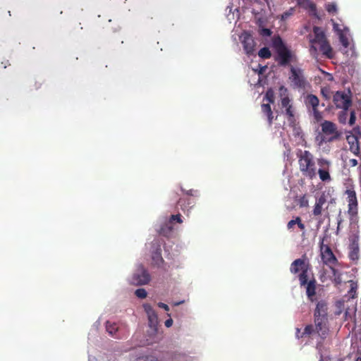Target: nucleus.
<instances>
[{
  "label": "nucleus",
  "mask_w": 361,
  "mask_h": 361,
  "mask_svg": "<svg viewBox=\"0 0 361 361\" xmlns=\"http://www.w3.org/2000/svg\"><path fill=\"white\" fill-rule=\"evenodd\" d=\"M298 158V164L302 175L310 179H313L316 175V166L314 156L307 150L299 149L296 153Z\"/></svg>",
  "instance_id": "nucleus-1"
},
{
  "label": "nucleus",
  "mask_w": 361,
  "mask_h": 361,
  "mask_svg": "<svg viewBox=\"0 0 361 361\" xmlns=\"http://www.w3.org/2000/svg\"><path fill=\"white\" fill-rule=\"evenodd\" d=\"M311 270V264L307 255L304 254L301 258L295 259L290 264V271L293 274H298L300 286H305L309 279L308 272Z\"/></svg>",
  "instance_id": "nucleus-2"
},
{
  "label": "nucleus",
  "mask_w": 361,
  "mask_h": 361,
  "mask_svg": "<svg viewBox=\"0 0 361 361\" xmlns=\"http://www.w3.org/2000/svg\"><path fill=\"white\" fill-rule=\"evenodd\" d=\"M273 46L277 53V61L280 66H286L292 61L293 54L280 37H275Z\"/></svg>",
  "instance_id": "nucleus-3"
},
{
  "label": "nucleus",
  "mask_w": 361,
  "mask_h": 361,
  "mask_svg": "<svg viewBox=\"0 0 361 361\" xmlns=\"http://www.w3.org/2000/svg\"><path fill=\"white\" fill-rule=\"evenodd\" d=\"M321 128L325 135L323 140L330 142L338 140L341 136V133L337 130L336 125L331 121H324L322 123Z\"/></svg>",
  "instance_id": "nucleus-4"
},
{
  "label": "nucleus",
  "mask_w": 361,
  "mask_h": 361,
  "mask_svg": "<svg viewBox=\"0 0 361 361\" xmlns=\"http://www.w3.org/2000/svg\"><path fill=\"white\" fill-rule=\"evenodd\" d=\"M347 195L348 214L350 220H353L358 213V202L356 192L353 188H348L345 192Z\"/></svg>",
  "instance_id": "nucleus-5"
},
{
  "label": "nucleus",
  "mask_w": 361,
  "mask_h": 361,
  "mask_svg": "<svg viewBox=\"0 0 361 361\" xmlns=\"http://www.w3.org/2000/svg\"><path fill=\"white\" fill-rule=\"evenodd\" d=\"M320 252L322 260L327 266L336 265L338 260L328 245L324 244V239L320 243Z\"/></svg>",
  "instance_id": "nucleus-6"
},
{
  "label": "nucleus",
  "mask_w": 361,
  "mask_h": 361,
  "mask_svg": "<svg viewBox=\"0 0 361 361\" xmlns=\"http://www.w3.org/2000/svg\"><path fill=\"white\" fill-rule=\"evenodd\" d=\"M289 79L295 87L303 88L305 86V78L303 75L302 70L300 68L291 66Z\"/></svg>",
  "instance_id": "nucleus-7"
},
{
  "label": "nucleus",
  "mask_w": 361,
  "mask_h": 361,
  "mask_svg": "<svg viewBox=\"0 0 361 361\" xmlns=\"http://www.w3.org/2000/svg\"><path fill=\"white\" fill-rule=\"evenodd\" d=\"M333 102L338 109L347 110L351 105V99L349 96L343 92H336L333 97Z\"/></svg>",
  "instance_id": "nucleus-8"
},
{
  "label": "nucleus",
  "mask_w": 361,
  "mask_h": 361,
  "mask_svg": "<svg viewBox=\"0 0 361 361\" xmlns=\"http://www.w3.org/2000/svg\"><path fill=\"white\" fill-rule=\"evenodd\" d=\"M314 322L317 334L322 338H326L329 331L327 326L328 317L314 316Z\"/></svg>",
  "instance_id": "nucleus-9"
},
{
  "label": "nucleus",
  "mask_w": 361,
  "mask_h": 361,
  "mask_svg": "<svg viewBox=\"0 0 361 361\" xmlns=\"http://www.w3.org/2000/svg\"><path fill=\"white\" fill-rule=\"evenodd\" d=\"M150 276L142 267L135 272L131 279V283L135 286H142L148 283Z\"/></svg>",
  "instance_id": "nucleus-10"
},
{
  "label": "nucleus",
  "mask_w": 361,
  "mask_h": 361,
  "mask_svg": "<svg viewBox=\"0 0 361 361\" xmlns=\"http://www.w3.org/2000/svg\"><path fill=\"white\" fill-rule=\"evenodd\" d=\"M318 164L321 166V168L318 170L319 178L323 182H330L331 180V178L329 172V166L331 164L330 161L322 159H319Z\"/></svg>",
  "instance_id": "nucleus-11"
},
{
  "label": "nucleus",
  "mask_w": 361,
  "mask_h": 361,
  "mask_svg": "<svg viewBox=\"0 0 361 361\" xmlns=\"http://www.w3.org/2000/svg\"><path fill=\"white\" fill-rule=\"evenodd\" d=\"M143 307L147 314L149 327L154 332H156L157 331L158 317L155 311L149 304H145Z\"/></svg>",
  "instance_id": "nucleus-12"
},
{
  "label": "nucleus",
  "mask_w": 361,
  "mask_h": 361,
  "mask_svg": "<svg viewBox=\"0 0 361 361\" xmlns=\"http://www.w3.org/2000/svg\"><path fill=\"white\" fill-rule=\"evenodd\" d=\"M313 32L314 35V38L310 40L312 43L310 51H312V50H314V51H317V48L314 47V44H319L327 40L325 34L321 27L314 26L313 27Z\"/></svg>",
  "instance_id": "nucleus-13"
},
{
  "label": "nucleus",
  "mask_w": 361,
  "mask_h": 361,
  "mask_svg": "<svg viewBox=\"0 0 361 361\" xmlns=\"http://www.w3.org/2000/svg\"><path fill=\"white\" fill-rule=\"evenodd\" d=\"M242 44L247 55L251 56L254 54L256 44L252 35L245 33L243 35Z\"/></svg>",
  "instance_id": "nucleus-14"
},
{
  "label": "nucleus",
  "mask_w": 361,
  "mask_h": 361,
  "mask_svg": "<svg viewBox=\"0 0 361 361\" xmlns=\"http://www.w3.org/2000/svg\"><path fill=\"white\" fill-rule=\"evenodd\" d=\"M306 288V295L309 301L313 302L315 301L316 290H317V281L312 279L306 281L304 286Z\"/></svg>",
  "instance_id": "nucleus-15"
},
{
  "label": "nucleus",
  "mask_w": 361,
  "mask_h": 361,
  "mask_svg": "<svg viewBox=\"0 0 361 361\" xmlns=\"http://www.w3.org/2000/svg\"><path fill=\"white\" fill-rule=\"evenodd\" d=\"M346 140L348 143L350 145V150L355 154V155H360V149L359 145V141L357 136L354 135H347Z\"/></svg>",
  "instance_id": "nucleus-16"
},
{
  "label": "nucleus",
  "mask_w": 361,
  "mask_h": 361,
  "mask_svg": "<svg viewBox=\"0 0 361 361\" xmlns=\"http://www.w3.org/2000/svg\"><path fill=\"white\" fill-rule=\"evenodd\" d=\"M314 316L328 317V305L324 300H319L316 304Z\"/></svg>",
  "instance_id": "nucleus-17"
},
{
  "label": "nucleus",
  "mask_w": 361,
  "mask_h": 361,
  "mask_svg": "<svg viewBox=\"0 0 361 361\" xmlns=\"http://www.w3.org/2000/svg\"><path fill=\"white\" fill-rule=\"evenodd\" d=\"M326 202V199L324 194L316 199L315 204L312 211V214L314 216H318L322 214L323 206Z\"/></svg>",
  "instance_id": "nucleus-18"
},
{
  "label": "nucleus",
  "mask_w": 361,
  "mask_h": 361,
  "mask_svg": "<svg viewBox=\"0 0 361 361\" xmlns=\"http://www.w3.org/2000/svg\"><path fill=\"white\" fill-rule=\"evenodd\" d=\"M305 104L308 109L312 108V110H313L317 109L319 100L317 96L310 94L305 98Z\"/></svg>",
  "instance_id": "nucleus-19"
},
{
  "label": "nucleus",
  "mask_w": 361,
  "mask_h": 361,
  "mask_svg": "<svg viewBox=\"0 0 361 361\" xmlns=\"http://www.w3.org/2000/svg\"><path fill=\"white\" fill-rule=\"evenodd\" d=\"M178 206L184 212H188L190 209L194 206V202L189 198H180L178 201Z\"/></svg>",
  "instance_id": "nucleus-20"
},
{
  "label": "nucleus",
  "mask_w": 361,
  "mask_h": 361,
  "mask_svg": "<svg viewBox=\"0 0 361 361\" xmlns=\"http://www.w3.org/2000/svg\"><path fill=\"white\" fill-rule=\"evenodd\" d=\"M173 228L171 223L169 221L162 224L158 231L160 235L169 238L173 232Z\"/></svg>",
  "instance_id": "nucleus-21"
},
{
  "label": "nucleus",
  "mask_w": 361,
  "mask_h": 361,
  "mask_svg": "<svg viewBox=\"0 0 361 361\" xmlns=\"http://www.w3.org/2000/svg\"><path fill=\"white\" fill-rule=\"evenodd\" d=\"M106 329L109 334L116 338H120V335L117 334L118 332V326L116 323H112L107 321L106 323Z\"/></svg>",
  "instance_id": "nucleus-22"
},
{
  "label": "nucleus",
  "mask_w": 361,
  "mask_h": 361,
  "mask_svg": "<svg viewBox=\"0 0 361 361\" xmlns=\"http://www.w3.org/2000/svg\"><path fill=\"white\" fill-rule=\"evenodd\" d=\"M262 112L267 117V121L269 126H271L273 123V112L271 106L269 103H263L261 106Z\"/></svg>",
  "instance_id": "nucleus-23"
},
{
  "label": "nucleus",
  "mask_w": 361,
  "mask_h": 361,
  "mask_svg": "<svg viewBox=\"0 0 361 361\" xmlns=\"http://www.w3.org/2000/svg\"><path fill=\"white\" fill-rule=\"evenodd\" d=\"M318 45L319 46L320 51L322 52L323 54H324L329 59L332 58V49L327 40Z\"/></svg>",
  "instance_id": "nucleus-24"
},
{
  "label": "nucleus",
  "mask_w": 361,
  "mask_h": 361,
  "mask_svg": "<svg viewBox=\"0 0 361 361\" xmlns=\"http://www.w3.org/2000/svg\"><path fill=\"white\" fill-rule=\"evenodd\" d=\"M350 288L348 292V294L344 298L348 297V298H355L357 295V283L354 281H349Z\"/></svg>",
  "instance_id": "nucleus-25"
},
{
  "label": "nucleus",
  "mask_w": 361,
  "mask_h": 361,
  "mask_svg": "<svg viewBox=\"0 0 361 361\" xmlns=\"http://www.w3.org/2000/svg\"><path fill=\"white\" fill-rule=\"evenodd\" d=\"M314 333H317L316 327L312 324H308L304 329L303 336L304 337H310Z\"/></svg>",
  "instance_id": "nucleus-26"
},
{
  "label": "nucleus",
  "mask_w": 361,
  "mask_h": 361,
  "mask_svg": "<svg viewBox=\"0 0 361 361\" xmlns=\"http://www.w3.org/2000/svg\"><path fill=\"white\" fill-rule=\"evenodd\" d=\"M274 99H275V96H274V90L272 89L267 90V91L265 94V96L264 97L263 101L266 100L269 102V103L274 104Z\"/></svg>",
  "instance_id": "nucleus-27"
},
{
  "label": "nucleus",
  "mask_w": 361,
  "mask_h": 361,
  "mask_svg": "<svg viewBox=\"0 0 361 361\" xmlns=\"http://www.w3.org/2000/svg\"><path fill=\"white\" fill-rule=\"evenodd\" d=\"M258 55L259 57L267 59L271 56V53L269 48L263 47L259 51Z\"/></svg>",
  "instance_id": "nucleus-28"
},
{
  "label": "nucleus",
  "mask_w": 361,
  "mask_h": 361,
  "mask_svg": "<svg viewBox=\"0 0 361 361\" xmlns=\"http://www.w3.org/2000/svg\"><path fill=\"white\" fill-rule=\"evenodd\" d=\"M295 13V8L291 7L288 11H285L280 16V19L283 21L286 20L288 18L292 16Z\"/></svg>",
  "instance_id": "nucleus-29"
},
{
  "label": "nucleus",
  "mask_w": 361,
  "mask_h": 361,
  "mask_svg": "<svg viewBox=\"0 0 361 361\" xmlns=\"http://www.w3.org/2000/svg\"><path fill=\"white\" fill-rule=\"evenodd\" d=\"M298 4L299 6H304L307 4L308 8H310L311 10H316V5L314 3L310 1L309 0H298Z\"/></svg>",
  "instance_id": "nucleus-30"
},
{
  "label": "nucleus",
  "mask_w": 361,
  "mask_h": 361,
  "mask_svg": "<svg viewBox=\"0 0 361 361\" xmlns=\"http://www.w3.org/2000/svg\"><path fill=\"white\" fill-rule=\"evenodd\" d=\"M135 295L141 299L145 298L147 297V291L144 288H138L135 292Z\"/></svg>",
  "instance_id": "nucleus-31"
},
{
  "label": "nucleus",
  "mask_w": 361,
  "mask_h": 361,
  "mask_svg": "<svg viewBox=\"0 0 361 361\" xmlns=\"http://www.w3.org/2000/svg\"><path fill=\"white\" fill-rule=\"evenodd\" d=\"M309 205V201L305 195H302L299 199L300 207H307Z\"/></svg>",
  "instance_id": "nucleus-32"
},
{
  "label": "nucleus",
  "mask_w": 361,
  "mask_h": 361,
  "mask_svg": "<svg viewBox=\"0 0 361 361\" xmlns=\"http://www.w3.org/2000/svg\"><path fill=\"white\" fill-rule=\"evenodd\" d=\"M290 106H292V104L290 103V98L288 96L283 97L281 99V107L286 109Z\"/></svg>",
  "instance_id": "nucleus-33"
},
{
  "label": "nucleus",
  "mask_w": 361,
  "mask_h": 361,
  "mask_svg": "<svg viewBox=\"0 0 361 361\" xmlns=\"http://www.w3.org/2000/svg\"><path fill=\"white\" fill-rule=\"evenodd\" d=\"M326 10L330 13H336L337 11L336 5L334 3H329L326 5Z\"/></svg>",
  "instance_id": "nucleus-34"
},
{
  "label": "nucleus",
  "mask_w": 361,
  "mask_h": 361,
  "mask_svg": "<svg viewBox=\"0 0 361 361\" xmlns=\"http://www.w3.org/2000/svg\"><path fill=\"white\" fill-rule=\"evenodd\" d=\"M286 115L288 120H291L294 118V109L293 105L286 109Z\"/></svg>",
  "instance_id": "nucleus-35"
},
{
  "label": "nucleus",
  "mask_w": 361,
  "mask_h": 361,
  "mask_svg": "<svg viewBox=\"0 0 361 361\" xmlns=\"http://www.w3.org/2000/svg\"><path fill=\"white\" fill-rule=\"evenodd\" d=\"M174 221H176V222H178L179 224L183 222V221L181 219V216H180V214H176V215H171L170 216L169 222L172 224Z\"/></svg>",
  "instance_id": "nucleus-36"
},
{
  "label": "nucleus",
  "mask_w": 361,
  "mask_h": 361,
  "mask_svg": "<svg viewBox=\"0 0 361 361\" xmlns=\"http://www.w3.org/2000/svg\"><path fill=\"white\" fill-rule=\"evenodd\" d=\"M313 113V116L316 121H319L322 119V113L318 110V109H315L312 110Z\"/></svg>",
  "instance_id": "nucleus-37"
},
{
  "label": "nucleus",
  "mask_w": 361,
  "mask_h": 361,
  "mask_svg": "<svg viewBox=\"0 0 361 361\" xmlns=\"http://www.w3.org/2000/svg\"><path fill=\"white\" fill-rule=\"evenodd\" d=\"M321 93H322V96L325 99H328L330 98V90H329V88H328V87H323V88H322Z\"/></svg>",
  "instance_id": "nucleus-38"
},
{
  "label": "nucleus",
  "mask_w": 361,
  "mask_h": 361,
  "mask_svg": "<svg viewBox=\"0 0 361 361\" xmlns=\"http://www.w3.org/2000/svg\"><path fill=\"white\" fill-rule=\"evenodd\" d=\"M137 361H160L154 356H145L139 357Z\"/></svg>",
  "instance_id": "nucleus-39"
},
{
  "label": "nucleus",
  "mask_w": 361,
  "mask_h": 361,
  "mask_svg": "<svg viewBox=\"0 0 361 361\" xmlns=\"http://www.w3.org/2000/svg\"><path fill=\"white\" fill-rule=\"evenodd\" d=\"M296 222H297V226L301 230V231H305V224L302 222V219L300 216H297L296 217Z\"/></svg>",
  "instance_id": "nucleus-40"
},
{
  "label": "nucleus",
  "mask_w": 361,
  "mask_h": 361,
  "mask_svg": "<svg viewBox=\"0 0 361 361\" xmlns=\"http://www.w3.org/2000/svg\"><path fill=\"white\" fill-rule=\"evenodd\" d=\"M357 254H358V247H354L353 250L350 253V257L352 259H355L357 258Z\"/></svg>",
  "instance_id": "nucleus-41"
},
{
  "label": "nucleus",
  "mask_w": 361,
  "mask_h": 361,
  "mask_svg": "<svg viewBox=\"0 0 361 361\" xmlns=\"http://www.w3.org/2000/svg\"><path fill=\"white\" fill-rule=\"evenodd\" d=\"M262 36L269 37L271 35V31L268 28H262L260 31Z\"/></svg>",
  "instance_id": "nucleus-42"
},
{
  "label": "nucleus",
  "mask_w": 361,
  "mask_h": 361,
  "mask_svg": "<svg viewBox=\"0 0 361 361\" xmlns=\"http://www.w3.org/2000/svg\"><path fill=\"white\" fill-rule=\"evenodd\" d=\"M356 116L355 113L354 111H352L350 112V119H349V124L350 126H353L355 122Z\"/></svg>",
  "instance_id": "nucleus-43"
},
{
  "label": "nucleus",
  "mask_w": 361,
  "mask_h": 361,
  "mask_svg": "<svg viewBox=\"0 0 361 361\" xmlns=\"http://www.w3.org/2000/svg\"><path fill=\"white\" fill-rule=\"evenodd\" d=\"M258 66H259V69H256L255 71H257L259 75L264 74L267 68V66H262L261 65H259Z\"/></svg>",
  "instance_id": "nucleus-44"
},
{
  "label": "nucleus",
  "mask_w": 361,
  "mask_h": 361,
  "mask_svg": "<svg viewBox=\"0 0 361 361\" xmlns=\"http://www.w3.org/2000/svg\"><path fill=\"white\" fill-rule=\"evenodd\" d=\"M334 282L336 285H339L342 283L341 274H338V276H334Z\"/></svg>",
  "instance_id": "nucleus-45"
},
{
  "label": "nucleus",
  "mask_w": 361,
  "mask_h": 361,
  "mask_svg": "<svg viewBox=\"0 0 361 361\" xmlns=\"http://www.w3.org/2000/svg\"><path fill=\"white\" fill-rule=\"evenodd\" d=\"M295 225H297L296 218L295 219H292L288 221V223L287 224V228L288 230H290V229L293 228V226Z\"/></svg>",
  "instance_id": "nucleus-46"
},
{
  "label": "nucleus",
  "mask_w": 361,
  "mask_h": 361,
  "mask_svg": "<svg viewBox=\"0 0 361 361\" xmlns=\"http://www.w3.org/2000/svg\"><path fill=\"white\" fill-rule=\"evenodd\" d=\"M295 337L298 339H300L301 338H304L303 331L301 333L300 332V329H299V328H296V330H295Z\"/></svg>",
  "instance_id": "nucleus-47"
},
{
  "label": "nucleus",
  "mask_w": 361,
  "mask_h": 361,
  "mask_svg": "<svg viewBox=\"0 0 361 361\" xmlns=\"http://www.w3.org/2000/svg\"><path fill=\"white\" fill-rule=\"evenodd\" d=\"M341 42L342 44L343 45V47H345V48L348 47L349 42H348V40L347 38L341 36Z\"/></svg>",
  "instance_id": "nucleus-48"
},
{
  "label": "nucleus",
  "mask_w": 361,
  "mask_h": 361,
  "mask_svg": "<svg viewBox=\"0 0 361 361\" xmlns=\"http://www.w3.org/2000/svg\"><path fill=\"white\" fill-rule=\"evenodd\" d=\"M357 160L355 159H350L348 161V165L351 167H354L357 165Z\"/></svg>",
  "instance_id": "nucleus-49"
},
{
  "label": "nucleus",
  "mask_w": 361,
  "mask_h": 361,
  "mask_svg": "<svg viewBox=\"0 0 361 361\" xmlns=\"http://www.w3.org/2000/svg\"><path fill=\"white\" fill-rule=\"evenodd\" d=\"M158 306L161 308H163L166 311H169V306L165 304V303H163V302H159L158 303Z\"/></svg>",
  "instance_id": "nucleus-50"
},
{
  "label": "nucleus",
  "mask_w": 361,
  "mask_h": 361,
  "mask_svg": "<svg viewBox=\"0 0 361 361\" xmlns=\"http://www.w3.org/2000/svg\"><path fill=\"white\" fill-rule=\"evenodd\" d=\"M158 247L156 249L155 251V255L156 257H161V248H160V244L157 243Z\"/></svg>",
  "instance_id": "nucleus-51"
},
{
  "label": "nucleus",
  "mask_w": 361,
  "mask_h": 361,
  "mask_svg": "<svg viewBox=\"0 0 361 361\" xmlns=\"http://www.w3.org/2000/svg\"><path fill=\"white\" fill-rule=\"evenodd\" d=\"M332 266L333 265H331V266H329V267H330L334 276H338V274H340L339 271L337 269H336L335 268H334Z\"/></svg>",
  "instance_id": "nucleus-52"
},
{
  "label": "nucleus",
  "mask_w": 361,
  "mask_h": 361,
  "mask_svg": "<svg viewBox=\"0 0 361 361\" xmlns=\"http://www.w3.org/2000/svg\"><path fill=\"white\" fill-rule=\"evenodd\" d=\"M173 324V319H169L167 320H166L165 322V326L166 327H171Z\"/></svg>",
  "instance_id": "nucleus-53"
},
{
  "label": "nucleus",
  "mask_w": 361,
  "mask_h": 361,
  "mask_svg": "<svg viewBox=\"0 0 361 361\" xmlns=\"http://www.w3.org/2000/svg\"><path fill=\"white\" fill-rule=\"evenodd\" d=\"M196 192V191L193 190L192 189L191 190H189L188 191L185 192V193L188 195H190V196H193L195 195V193Z\"/></svg>",
  "instance_id": "nucleus-54"
},
{
  "label": "nucleus",
  "mask_w": 361,
  "mask_h": 361,
  "mask_svg": "<svg viewBox=\"0 0 361 361\" xmlns=\"http://www.w3.org/2000/svg\"><path fill=\"white\" fill-rule=\"evenodd\" d=\"M356 361H361V353L360 354L359 357L357 358Z\"/></svg>",
  "instance_id": "nucleus-55"
},
{
  "label": "nucleus",
  "mask_w": 361,
  "mask_h": 361,
  "mask_svg": "<svg viewBox=\"0 0 361 361\" xmlns=\"http://www.w3.org/2000/svg\"><path fill=\"white\" fill-rule=\"evenodd\" d=\"M280 89H281V91H283V90L284 92H286V91H287V90H286V88H284L283 86H282V87H281V88H280Z\"/></svg>",
  "instance_id": "nucleus-56"
},
{
  "label": "nucleus",
  "mask_w": 361,
  "mask_h": 361,
  "mask_svg": "<svg viewBox=\"0 0 361 361\" xmlns=\"http://www.w3.org/2000/svg\"><path fill=\"white\" fill-rule=\"evenodd\" d=\"M327 74H328V75H329V80H333V77H332V75H331V74H329V73H327Z\"/></svg>",
  "instance_id": "nucleus-57"
},
{
  "label": "nucleus",
  "mask_w": 361,
  "mask_h": 361,
  "mask_svg": "<svg viewBox=\"0 0 361 361\" xmlns=\"http://www.w3.org/2000/svg\"><path fill=\"white\" fill-rule=\"evenodd\" d=\"M182 302H183V301L182 302H176L175 305H178L181 304Z\"/></svg>",
  "instance_id": "nucleus-58"
}]
</instances>
